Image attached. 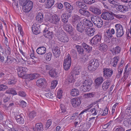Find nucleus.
I'll return each mask as SVG.
<instances>
[{
	"mask_svg": "<svg viewBox=\"0 0 131 131\" xmlns=\"http://www.w3.org/2000/svg\"><path fill=\"white\" fill-rule=\"evenodd\" d=\"M57 39L63 43L67 42L69 41L68 37L66 33L62 30H59L56 34Z\"/></svg>",
	"mask_w": 131,
	"mask_h": 131,
	"instance_id": "obj_1",
	"label": "nucleus"
},
{
	"mask_svg": "<svg viewBox=\"0 0 131 131\" xmlns=\"http://www.w3.org/2000/svg\"><path fill=\"white\" fill-rule=\"evenodd\" d=\"M71 59L69 53H66L63 61V67L66 70L69 69L71 65Z\"/></svg>",
	"mask_w": 131,
	"mask_h": 131,
	"instance_id": "obj_2",
	"label": "nucleus"
},
{
	"mask_svg": "<svg viewBox=\"0 0 131 131\" xmlns=\"http://www.w3.org/2000/svg\"><path fill=\"white\" fill-rule=\"evenodd\" d=\"M116 30V35L117 38H120L124 35L123 28L122 26L120 24H116L115 26Z\"/></svg>",
	"mask_w": 131,
	"mask_h": 131,
	"instance_id": "obj_3",
	"label": "nucleus"
},
{
	"mask_svg": "<svg viewBox=\"0 0 131 131\" xmlns=\"http://www.w3.org/2000/svg\"><path fill=\"white\" fill-rule=\"evenodd\" d=\"M33 6V3L30 1L28 0L23 5V10L24 12H28L32 9Z\"/></svg>",
	"mask_w": 131,
	"mask_h": 131,
	"instance_id": "obj_4",
	"label": "nucleus"
},
{
	"mask_svg": "<svg viewBox=\"0 0 131 131\" xmlns=\"http://www.w3.org/2000/svg\"><path fill=\"white\" fill-rule=\"evenodd\" d=\"M92 21L99 28H101L103 24L102 20L100 18H97L96 16H93L91 17Z\"/></svg>",
	"mask_w": 131,
	"mask_h": 131,
	"instance_id": "obj_5",
	"label": "nucleus"
},
{
	"mask_svg": "<svg viewBox=\"0 0 131 131\" xmlns=\"http://www.w3.org/2000/svg\"><path fill=\"white\" fill-rule=\"evenodd\" d=\"M113 14V13L112 12H111V13L108 12L103 13L101 15V17L104 19L111 20L114 18Z\"/></svg>",
	"mask_w": 131,
	"mask_h": 131,
	"instance_id": "obj_6",
	"label": "nucleus"
},
{
	"mask_svg": "<svg viewBox=\"0 0 131 131\" xmlns=\"http://www.w3.org/2000/svg\"><path fill=\"white\" fill-rule=\"evenodd\" d=\"M60 20V18H58V16L56 15L51 17H48L45 19L46 21H48L49 22L55 24L59 22Z\"/></svg>",
	"mask_w": 131,
	"mask_h": 131,
	"instance_id": "obj_7",
	"label": "nucleus"
},
{
	"mask_svg": "<svg viewBox=\"0 0 131 131\" xmlns=\"http://www.w3.org/2000/svg\"><path fill=\"white\" fill-rule=\"evenodd\" d=\"M102 36L101 34H97L94 36L90 41L92 45H96L100 42Z\"/></svg>",
	"mask_w": 131,
	"mask_h": 131,
	"instance_id": "obj_8",
	"label": "nucleus"
},
{
	"mask_svg": "<svg viewBox=\"0 0 131 131\" xmlns=\"http://www.w3.org/2000/svg\"><path fill=\"white\" fill-rule=\"evenodd\" d=\"M18 73V76L20 77H23L25 76V73L27 72L28 69L27 68L22 67H19L17 68Z\"/></svg>",
	"mask_w": 131,
	"mask_h": 131,
	"instance_id": "obj_9",
	"label": "nucleus"
},
{
	"mask_svg": "<svg viewBox=\"0 0 131 131\" xmlns=\"http://www.w3.org/2000/svg\"><path fill=\"white\" fill-rule=\"evenodd\" d=\"M103 76L106 79H108L110 77L113 73V71L108 68H104L103 69Z\"/></svg>",
	"mask_w": 131,
	"mask_h": 131,
	"instance_id": "obj_10",
	"label": "nucleus"
},
{
	"mask_svg": "<svg viewBox=\"0 0 131 131\" xmlns=\"http://www.w3.org/2000/svg\"><path fill=\"white\" fill-rule=\"evenodd\" d=\"M95 32V28L92 27H87L85 29V32L86 35L89 36H93Z\"/></svg>",
	"mask_w": 131,
	"mask_h": 131,
	"instance_id": "obj_11",
	"label": "nucleus"
},
{
	"mask_svg": "<svg viewBox=\"0 0 131 131\" xmlns=\"http://www.w3.org/2000/svg\"><path fill=\"white\" fill-rule=\"evenodd\" d=\"M71 102L73 106L75 107L80 105L81 101L80 99L78 98H74L71 100Z\"/></svg>",
	"mask_w": 131,
	"mask_h": 131,
	"instance_id": "obj_12",
	"label": "nucleus"
},
{
	"mask_svg": "<svg viewBox=\"0 0 131 131\" xmlns=\"http://www.w3.org/2000/svg\"><path fill=\"white\" fill-rule=\"evenodd\" d=\"M64 5L66 11L69 13V14H70L73 10V6L71 4L67 2H64Z\"/></svg>",
	"mask_w": 131,
	"mask_h": 131,
	"instance_id": "obj_13",
	"label": "nucleus"
},
{
	"mask_svg": "<svg viewBox=\"0 0 131 131\" xmlns=\"http://www.w3.org/2000/svg\"><path fill=\"white\" fill-rule=\"evenodd\" d=\"M86 27L84 26L83 23L80 22L78 23L77 24V29L79 32L82 33L85 31V29Z\"/></svg>",
	"mask_w": 131,
	"mask_h": 131,
	"instance_id": "obj_14",
	"label": "nucleus"
},
{
	"mask_svg": "<svg viewBox=\"0 0 131 131\" xmlns=\"http://www.w3.org/2000/svg\"><path fill=\"white\" fill-rule=\"evenodd\" d=\"M66 14L65 13H64L61 16V20L64 23L63 25L66 24L68 21V18L71 16V14H69L67 15H66Z\"/></svg>",
	"mask_w": 131,
	"mask_h": 131,
	"instance_id": "obj_15",
	"label": "nucleus"
},
{
	"mask_svg": "<svg viewBox=\"0 0 131 131\" xmlns=\"http://www.w3.org/2000/svg\"><path fill=\"white\" fill-rule=\"evenodd\" d=\"M43 35L46 38H49L50 39L52 38L53 36V35L51 32H50L47 29H45L43 31Z\"/></svg>",
	"mask_w": 131,
	"mask_h": 131,
	"instance_id": "obj_16",
	"label": "nucleus"
},
{
	"mask_svg": "<svg viewBox=\"0 0 131 131\" xmlns=\"http://www.w3.org/2000/svg\"><path fill=\"white\" fill-rule=\"evenodd\" d=\"M46 83L45 80L44 78L40 79L38 80L36 82L37 85L39 87L43 86Z\"/></svg>",
	"mask_w": 131,
	"mask_h": 131,
	"instance_id": "obj_17",
	"label": "nucleus"
},
{
	"mask_svg": "<svg viewBox=\"0 0 131 131\" xmlns=\"http://www.w3.org/2000/svg\"><path fill=\"white\" fill-rule=\"evenodd\" d=\"M43 125L41 123H37L36 124L35 128H33L34 131H42L43 130Z\"/></svg>",
	"mask_w": 131,
	"mask_h": 131,
	"instance_id": "obj_18",
	"label": "nucleus"
},
{
	"mask_svg": "<svg viewBox=\"0 0 131 131\" xmlns=\"http://www.w3.org/2000/svg\"><path fill=\"white\" fill-rule=\"evenodd\" d=\"M38 73H34L26 75V77L29 80H32L37 78L39 76Z\"/></svg>",
	"mask_w": 131,
	"mask_h": 131,
	"instance_id": "obj_19",
	"label": "nucleus"
},
{
	"mask_svg": "<svg viewBox=\"0 0 131 131\" xmlns=\"http://www.w3.org/2000/svg\"><path fill=\"white\" fill-rule=\"evenodd\" d=\"M60 113L63 115H67L68 114V112L67 110V108L63 104H61L60 106Z\"/></svg>",
	"mask_w": 131,
	"mask_h": 131,
	"instance_id": "obj_20",
	"label": "nucleus"
},
{
	"mask_svg": "<svg viewBox=\"0 0 131 131\" xmlns=\"http://www.w3.org/2000/svg\"><path fill=\"white\" fill-rule=\"evenodd\" d=\"M63 27L64 30L68 32L69 34L72 32L73 30V28L70 24H64L63 25Z\"/></svg>",
	"mask_w": 131,
	"mask_h": 131,
	"instance_id": "obj_21",
	"label": "nucleus"
},
{
	"mask_svg": "<svg viewBox=\"0 0 131 131\" xmlns=\"http://www.w3.org/2000/svg\"><path fill=\"white\" fill-rule=\"evenodd\" d=\"M52 52L54 56L56 58L59 56L60 53V49L57 46L53 48Z\"/></svg>",
	"mask_w": 131,
	"mask_h": 131,
	"instance_id": "obj_22",
	"label": "nucleus"
},
{
	"mask_svg": "<svg viewBox=\"0 0 131 131\" xmlns=\"http://www.w3.org/2000/svg\"><path fill=\"white\" fill-rule=\"evenodd\" d=\"M121 50V49L119 46H117L111 50L112 53L113 55H115L119 53Z\"/></svg>",
	"mask_w": 131,
	"mask_h": 131,
	"instance_id": "obj_23",
	"label": "nucleus"
},
{
	"mask_svg": "<svg viewBox=\"0 0 131 131\" xmlns=\"http://www.w3.org/2000/svg\"><path fill=\"white\" fill-rule=\"evenodd\" d=\"M46 49L45 47H41L38 48L36 50L37 53L39 54L43 55L46 52Z\"/></svg>",
	"mask_w": 131,
	"mask_h": 131,
	"instance_id": "obj_24",
	"label": "nucleus"
},
{
	"mask_svg": "<svg viewBox=\"0 0 131 131\" xmlns=\"http://www.w3.org/2000/svg\"><path fill=\"white\" fill-rule=\"evenodd\" d=\"M105 33L108 37L112 38L113 37V35L115 34L114 29L113 28L109 29L106 30Z\"/></svg>",
	"mask_w": 131,
	"mask_h": 131,
	"instance_id": "obj_25",
	"label": "nucleus"
},
{
	"mask_svg": "<svg viewBox=\"0 0 131 131\" xmlns=\"http://www.w3.org/2000/svg\"><path fill=\"white\" fill-rule=\"evenodd\" d=\"M111 82V81L110 80H107L106 81L104 82L102 84V88L104 90H106L108 88Z\"/></svg>",
	"mask_w": 131,
	"mask_h": 131,
	"instance_id": "obj_26",
	"label": "nucleus"
},
{
	"mask_svg": "<svg viewBox=\"0 0 131 131\" xmlns=\"http://www.w3.org/2000/svg\"><path fill=\"white\" fill-rule=\"evenodd\" d=\"M15 118L17 123L19 124H22L24 123V121L23 118L20 115H18L15 116Z\"/></svg>",
	"mask_w": 131,
	"mask_h": 131,
	"instance_id": "obj_27",
	"label": "nucleus"
},
{
	"mask_svg": "<svg viewBox=\"0 0 131 131\" xmlns=\"http://www.w3.org/2000/svg\"><path fill=\"white\" fill-rule=\"evenodd\" d=\"M104 81V78L102 77H99L96 78L94 82L95 84L97 86H99Z\"/></svg>",
	"mask_w": 131,
	"mask_h": 131,
	"instance_id": "obj_28",
	"label": "nucleus"
},
{
	"mask_svg": "<svg viewBox=\"0 0 131 131\" xmlns=\"http://www.w3.org/2000/svg\"><path fill=\"white\" fill-rule=\"evenodd\" d=\"M79 12L81 14L85 17H88L90 15V13L86 10L81 9H79Z\"/></svg>",
	"mask_w": 131,
	"mask_h": 131,
	"instance_id": "obj_29",
	"label": "nucleus"
},
{
	"mask_svg": "<svg viewBox=\"0 0 131 131\" xmlns=\"http://www.w3.org/2000/svg\"><path fill=\"white\" fill-rule=\"evenodd\" d=\"M117 9L119 11L124 12L128 10V8L125 6L119 5L117 8Z\"/></svg>",
	"mask_w": 131,
	"mask_h": 131,
	"instance_id": "obj_30",
	"label": "nucleus"
},
{
	"mask_svg": "<svg viewBox=\"0 0 131 131\" xmlns=\"http://www.w3.org/2000/svg\"><path fill=\"white\" fill-rule=\"evenodd\" d=\"M99 66L92 65L91 63H90L89 62L88 64V69L89 71H93L96 70Z\"/></svg>",
	"mask_w": 131,
	"mask_h": 131,
	"instance_id": "obj_31",
	"label": "nucleus"
},
{
	"mask_svg": "<svg viewBox=\"0 0 131 131\" xmlns=\"http://www.w3.org/2000/svg\"><path fill=\"white\" fill-rule=\"evenodd\" d=\"M82 45L84 49L86 50L87 52L89 53L92 51V47L88 45L85 43L83 42L82 44Z\"/></svg>",
	"mask_w": 131,
	"mask_h": 131,
	"instance_id": "obj_32",
	"label": "nucleus"
},
{
	"mask_svg": "<svg viewBox=\"0 0 131 131\" xmlns=\"http://www.w3.org/2000/svg\"><path fill=\"white\" fill-rule=\"evenodd\" d=\"M83 24L86 27V26L92 27L93 26V24L91 21L86 19H83Z\"/></svg>",
	"mask_w": 131,
	"mask_h": 131,
	"instance_id": "obj_33",
	"label": "nucleus"
},
{
	"mask_svg": "<svg viewBox=\"0 0 131 131\" xmlns=\"http://www.w3.org/2000/svg\"><path fill=\"white\" fill-rule=\"evenodd\" d=\"M36 19V20L39 22H41L42 21L43 19V14L41 13H39L37 14Z\"/></svg>",
	"mask_w": 131,
	"mask_h": 131,
	"instance_id": "obj_34",
	"label": "nucleus"
},
{
	"mask_svg": "<svg viewBox=\"0 0 131 131\" xmlns=\"http://www.w3.org/2000/svg\"><path fill=\"white\" fill-rule=\"evenodd\" d=\"M76 4L77 6L81 8L85 9H87V7L86 5L82 3V2H76Z\"/></svg>",
	"mask_w": 131,
	"mask_h": 131,
	"instance_id": "obj_35",
	"label": "nucleus"
},
{
	"mask_svg": "<svg viewBox=\"0 0 131 131\" xmlns=\"http://www.w3.org/2000/svg\"><path fill=\"white\" fill-rule=\"evenodd\" d=\"M91 89V87L88 86L87 87L83 84V85L81 86L80 88V90L83 92L89 91Z\"/></svg>",
	"mask_w": 131,
	"mask_h": 131,
	"instance_id": "obj_36",
	"label": "nucleus"
},
{
	"mask_svg": "<svg viewBox=\"0 0 131 131\" xmlns=\"http://www.w3.org/2000/svg\"><path fill=\"white\" fill-rule=\"evenodd\" d=\"M81 71L80 68L79 67H74V69L72 70V73H73V75H78L79 74L80 72Z\"/></svg>",
	"mask_w": 131,
	"mask_h": 131,
	"instance_id": "obj_37",
	"label": "nucleus"
},
{
	"mask_svg": "<svg viewBox=\"0 0 131 131\" xmlns=\"http://www.w3.org/2000/svg\"><path fill=\"white\" fill-rule=\"evenodd\" d=\"M54 2V0H48L46 4V7L47 8H50L53 5Z\"/></svg>",
	"mask_w": 131,
	"mask_h": 131,
	"instance_id": "obj_38",
	"label": "nucleus"
},
{
	"mask_svg": "<svg viewBox=\"0 0 131 131\" xmlns=\"http://www.w3.org/2000/svg\"><path fill=\"white\" fill-rule=\"evenodd\" d=\"M79 92L78 89H74L71 90L70 94L71 95L73 96H75L79 94Z\"/></svg>",
	"mask_w": 131,
	"mask_h": 131,
	"instance_id": "obj_39",
	"label": "nucleus"
},
{
	"mask_svg": "<svg viewBox=\"0 0 131 131\" xmlns=\"http://www.w3.org/2000/svg\"><path fill=\"white\" fill-rule=\"evenodd\" d=\"M107 46L105 44L103 43L101 44L100 45L99 49L100 50L102 51L105 52L107 49Z\"/></svg>",
	"mask_w": 131,
	"mask_h": 131,
	"instance_id": "obj_40",
	"label": "nucleus"
},
{
	"mask_svg": "<svg viewBox=\"0 0 131 131\" xmlns=\"http://www.w3.org/2000/svg\"><path fill=\"white\" fill-rule=\"evenodd\" d=\"M32 32L35 34L37 35L40 33L39 29L36 26H32Z\"/></svg>",
	"mask_w": 131,
	"mask_h": 131,
	"instance_id": "obj_41",
	"label": "nucleus"
},
{
	"mask_svg": "<svg viewBox=\"0 0 131 131\" xmlns=\"http://www.w3.org/2000/svg\"><path fill=\"white\" fill-rule=\"evenodd\" d=\"M49 74L51 77H54L57 76V73L55 69H52L50 71Z\"/></svg>",
	"mask_w": 131,
	"mask_h": 131,
	"instance_id": "obj_42",
	"label": "nucleus"
},
{
	"mask_svg": "<svg viewBox=\"0 0 131 131\" xmlns=\"http://www.w3.org/2000/svg\"><path fill=\"white\" fill-rule=\"evenodd\" d=\"M75 47L77 50L78 52L80 54H83L84 53V50L82 47L78 45H76Z\"/></svg>",
	"mask_w": 131,
	"mask_h": 131,
	"instance_id": "obj_43",
	"label": "nucleus"
},
{
	"mask_svg": "<svg viewBox=\"0 0 131 131\" xmlns=\"http://www.w3.org/2000/svg\"><path fill=\"white\" fill-rule=\"evenodd\" d=\"M1 95H2V99L3 102L4 103H6L8 102L10 99V96H9L4 94H1Z\"/></svg>",
	"mask_w": 131,
	"mask_h": 131,
	"instance_id": "obj_44",
	"label": "nucleus"
},
{
	"mask_svg": "<svg viewBox=\"0 0 131 131\" xmlns=\"http://www.w3.org/2000/svg\"><path fill=\"white\" fill-rule=\"evenodd\" d=\"M92 12L94 14L97 15H100L101 13V11L99 8L95 7L93 8Z\"/></svg>",
	"mask_w": 131,
	"mask_h": 131,
	"instance_id": "obj_45",
	"label": "nucleus"
},
{
	"mask_svg": "<svg viewBox=\"0 0 131 131\" xmlns=\"http://www.w3.org/2000/svg\"><path fill=\"white\" fill-rule=\"evenodd\" d=\"M92 83V81L90 80H85L83 83V84L87 87H91Z\"/></svg>",
	"mask_w": 131,
	"mask_h": 131,
	"instance_id": "obj_46",
	"label": "nucleus"
},
{
	"mask_svg": "<svg viewBox=\"0 0 131 131\" xmlns=\"http://www.w3.org/2000/svg\"><path fill=\"white\" fill-rule=\"evenodd\" d=\"M7 94H11L14 95L17 94L16 92L13 89H9L5 92Z\"/></svg>",
	"mask_w": 131,
	"mask_h": 131,
	"instance_id": "obj_47",
	"label": "nucleus"
},
{
	"mask_svg": "<svg viewBox=\"0 0 131 131\" xmlns=\"http://www.w3.org/2000/svg\"><path fill=\"white\" fill-rule=\"evenodd\" d=\"M52 54L51 52H49L46 53L45 55V58L46 60L48 61H50L51 58Z\"/></svg>",
	"mask_w": 131,
	"mask_h": 131,
	"instance_id": "obj_48",
	"label": "nucleus"
},
{
	"mask_svg": "<svg viewBox=\"0 0 131 131\" xmlns=\"http://www.w3.org/2000/svg\"><path fill=\"white\" fill-rule=\"evenodd\" d=\"M90 63H91L92 65H93L95 66H99V62L98 60L96 59H94L91 60L89 62Z\"/></svg>",
	"mask_w": 131,
	"mask_h": 131,
	"instance_id": "obj_49",
	"label": "nucleus"
},
{
	"mask_svg": "<svg viewBox=\"0 0 131 131\" xmlns=\"http://www.w3.org/2000/svg\"><path fill=\"white\" fill-rule=\"evenodd\" d=\"M45 95L47 98L49 100H51L53 99L54 95L51 93L49 92L46 93Z\"/></svg>",
	"mask_w": 131,
	"mask_h": 131,
	"instance_id": "obj_50",
	"label": "nucleus"
},
{
	"mask_svg": "<svg viewBox=\"0 0 131 131\" xmlns=\"http://www.w3.org/2000/svg\"><path fill=\"white\" fill-rule=\"evenodd\" d=\"M129 118H125L124 119L123 123L125 126L126 127H129L130 126V122H129Z\"/></svg>",
	"mask_w": 131,
	"mask_h": 131,
	"instance_id": "obj_51",
	"label": "nucleus"
},
{
	"mask_svg": "<svg viewBox=\"0 0 131 131\" xmlns=\"http://www.w3.org/2000/svg\"><path fill=\"white\" fill-rule=\"evenodd\" d=\"M123 67H119L118 70V73L117 75V77L118 78H119L121 74L122 73L123 70Z\"/></svg>",
	"mask_w": 131,
	"mask_h": 131,
	"instance_id": "obj_52",
	"label": "nucleus"
},
{
	"mask_svg": "<svg viewBox=\"0 0 131 131\" xmlns=\"http://www.w3.org/2000/svg\"><path fill=\"white\" fill-rule=\"evenodd\" d=\"M80 60L83 62L87 61L88 59V56L87 55H84L80 58Z\"/></svg>",
	"mask_w": 131,
	"mask_h": 131,
	"instance_id": "obj_53",
	"label": "nucleus"
},
{
	"mask_svg": "<svg viewBox=\"0 0 131 131\" xmlns=\"http://www.w3.org/2000/svg\"><path fill=\"white\" fill-rule=\"evenodd\" d=\"M89 111L91 112L92 113V114L90 115L91 116L92 115H96L97 114V110L95 108L91 109Z\"/></svg>",
	"mask_w": 131,
	"mask_h": 131,
	"instance_id": "obj_54",
	"label": "nucleus"
},
{
	"mask_svg": "<svg viewBox=\"0 0 131 131\" xmlns=\"http://www.w3.org/2000/svg\"><path fill=\"white\" fill-rule=\"evenodd\" d=\"M95 95V93L94 92L84 94L85 97L88 98L93 97Z\"/></svg>",
	"mask_w": 131,
	"mask_h": 131,
	"instance_id": "obj_55",
	"label": "nucleus"
},
{
	"mask_svg": "<svg viewBox=\"0 0 131 131\" xmlns=\"http://www.w3.org/2000/svg\"><path fill=\"white\" fill-rule=\"evenodd\" d=\"M8 88V87L6 85L3 84H0V91H4Z\"/></svg>",
	"mask_w": 131,
	"mask_h": 131,
	"instance_id": "obj_56",
	"label": "nucleus"
},
{
	"mask_svg": "<svg viewBox=\"0 0 131 131\" xmlns=\"http://www.w3.org/2000/svg\"><path fill=\"white\" fill-rule=\"evenodd\" d=\"M19 105L23 108L27 106L26 103L23 100H21L19 101Z\"/></svg>",
	"mask_w": 131,
	"mask_h": 131,
	"instance_id": "obj_57",
	"label": "nucleus"
},
{
	"mask_svg": "<svg viewBox=\"0 0 131 131\" xmlns=\"http://www.w3.org/2000/svg\"><path fill=\"white\" fill-rule=\"evenodd\" d=\"M36 115V112L34 111H32L29 113L28 116L30 118H32L35 116Z\"/></svg>",
	"mask_w": 131,
	"mask_h": 131,
	"instance_id": "obj_58",
	"label": "nucleus"
},
{
	"mask_svg": "<svg viewBox=\"0 0 131 131\" xmlns=\"http://www.w3.org/2000/svg\"><path fill=\"white\" fill-rule=\"evenodd\" d=\"M57 84V81L56 80L52 81L51 83V89L55 88Z\"/></svg>",
	"mask_w": 131,
	"mask_h": 131,
	"instance_id": "obj_59",
	"label": "nucleus"
},
{
	"mask_svg": "<svg viewBox=\"0 0 131 131\" xmlns=\"http://www.w3.org/2000/svg\"><path fill=\"white\" fill-rule=\"evenodd\" d=\"M17 81L16 79L10 80L8 81V83L9 85H13L16 83Z\"/></svg>",
	"mask_w": 131,
	"mask_h": 131,
	"instance_id": "obj_60",
	"label": "nucleus"
},
{
	"mask_svg": "<svg viewBox=\"0 0 131 131\" xmlns=\"http://www.w3.org/2000/svg\"><path fill=\"white\" fill-rule=\"evenodd\" d=\"M113 15L114 17V16L115 17L118 19H120L122 18H123L124 17V15H123L116 14H114L113 13Z\"/></svg>",
	"mask_w": 131,
	"mask_h": 131,
	"instance_id": "obj_61",
	"label": "nucleus"
},
{
	"mask_svg": "<svg viewBox=\"0 0 131 131\" xmlns=\"http://www.w3.org/2000/svg\"><path fill=\"white\" fill-rule=\"evenodd\" d=\"M62 90H60L58 91L57 93V97L60 99L61 98L62 96Z\"/></svg>",
	"mask_w": 131,
	"mask_h": 131,
	"instance_id": "obj_62",
	"label": "nucleus"
},
{
	"mask_svg": "<svg viewBox=\"0 0 131 131\" xmlns=\"http://www.w3.org/2000/svg\"><path fill=\"white\" fill-rule=\"evenodd\" d=\"M83 2L86 4H91L94 2V0H83Z\"/></svg>",
	"mask_w": 131,
	"mask_h": 131,
	"instance_id": "obj_63",
	"label": "nucleus"
},
{
	"mask_svg": "<svg viewBox=\"0 0 131 131\" xmlns=\"http://www.w3.org/2000/svg\"><path fill=\"white\" fill-rule=\"evenodd\" d=\"M108 2L111 4H112L116 7L118 6L117 2L114 0H107Z\"/></svg>",
	"mask_w": 131,
	"mask_h": 131,
	"instance_id": "obj_64",
	"label": "nucleus"
}]
</instances>
